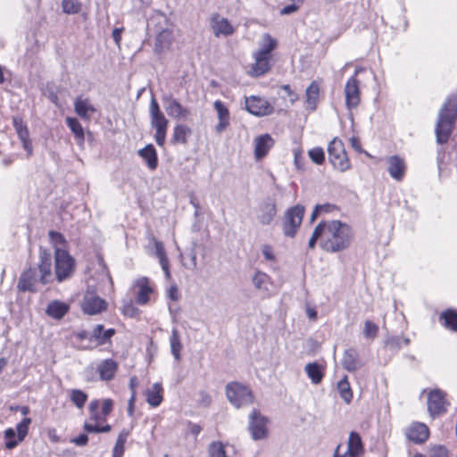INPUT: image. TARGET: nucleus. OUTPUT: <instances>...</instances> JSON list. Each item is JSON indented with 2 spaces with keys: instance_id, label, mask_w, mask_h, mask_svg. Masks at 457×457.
<instances>
[{
  "instance_id": "680f3d73",
  "label": "nucleus",
  "mask_w": 457,
  "mask_h": 457,
  "mask_svg": "<svg viewBox=\"0 0 457 457\" xmlns=\"http://www.w3.org/2000/svg\"><path fill=\"white\" fill-rule=\"evenodd\" d=\"M71 442L79 446H84L88 442V436L86 434H81L79 436L72 438Z\"/></svg>"
},
{
  "instance_id": "9d476101",
  "label": "nucleus",
  "mask_w": 457,
  "mask_h": 457,
  "mask_svg": "<svg viewBox=\"0 0 457 457\" xmlns=\"http://www.w3.org/2000/svg\"><path fill=\"white\" fill-rule=\"evenodd\" d=\"M304 214V207L303 205H295L289 209L286 214L283 224V231L287 237H293L302 224Z\"/></svg>"
},
{
  "instance_id": "ea45409f",
  "label": "nucleus",
  "mask_w": 457,
  "mask_h": 457,
  "mask_svg": "<svg viewBox=\"0 0 457 457\" xmlns=\"http://www.w3.org/2000/svg\"><path fill=\"white\" fill-rule=\"evenodd\" d=\"M99 406L100 402L98 400H94L89 403V418L87 420V421L102 424L106 420V416H104L102 411L99 412Z\"/></svg>"
},
{
  "instance_id": "864d4df0",
  "label": "nucleus",
  "mask_w": 457,
  "mask_h": 457,
  "mask_svg": "<svg viewBox=\"0 0 457 457\" xmlns=\"http://www.w3.org/2000/svg\"><path fill=\"white\" fill-rule=\"evenodd\" d=\"M154 248H155V255L159 259L160 263L168 261V257L166 255L163 244L162 242L155 241Z\"/></svg>"
},
{
  "instance_id": "f3484780",
  "label": "nucleus",
  "mask_w": 457,
  "mask_h": 457,
  "mask_svg": "<svg viewBox=\"0 0 457 457\" xmlns=\"http://www.w3.org/2000/svg\"><path fill=\"white\" fill-rule=\"evenodd\" d=\"M345 105L348 110L356 108L361 102L360 81L352 76L345 86Z\"/></svg>"
},
{
  "instance_id": "a211bd4d",
  "label": "nucleus",
  "mask_w": 457,
  "mask_h": 457,
  "mask_svg": "<svg viewBox=\"0 0 457 457\" xmlns=\"http://www.w3.org/2000/svg\"><path fill=\"white\" fill-rule=\"evenodd\" d=\"M210 27L213 35L217 37H228L235 31L234 27L228 19L219 13H213L210 17Z\"/></svg>"
},
{
  "instance_id": "052dcab7",
  "label": "nucleus",
  "mask_w": 457,
  "mask_h": 457,
  "mask_svg": "<svg viewBox=\"0 0 457 457\" xmlns=\"http://www.w3.org/2000/svg\"><path fill=\"white\" fill-rule=\"evenodd\" d=\"M199 403L203 406H208L211 404L212 403V397L211 395L204 392V391H202L200 392L199 394Z\"/></svg>"
},
{
  "instance_id": "473e14b6",
  "label": "nucleus",
  "mask_w": 457,
  "mask_h": 457,
  "mask_svg": "<svg viewBox=\"0 0 457 457\" xmlns=\"http://www.w3.org/2000/svg\"><path fill=\"white\" fill-rule=\"evenodd\" d=\"M69 308L67 303L55 300L48 303L46 312L55 320H61L68 312Z\"/></svg>"
},
{
  "instance_id": "4d7b16f0",
  "label": "nucleus",
  "mask_w": 457,
  "mask_h": 457,
  "mask_svg": "<svg viewBox=\"0 0 457 457\" xmlns=\"http://www.w3.org/2000/svg\"><path fill=\"white\" fill-rule=\"evenodd\" d=\"M12 125H13V128H14L16 133H18L19 131H22L23 129H28L27 124L19 116L12 117Z\"/></svg>"
},
{
  "instance_id": "1a4fd4ad",
  "label": "nucleus",
  "mask_w": 457,
  "mask_h": 457,
  "mask_svg": "<svg viewBox=\"0 0 457 457\" xmlns=\"http://www.w3.org/2000/svg\"><path fill=\"white\" fill-rule=\"evenodd\" d=\"M269 420L263 416L259 410L253 409L249 414L248 429L253 440L267 438Z\"/></svg>"
},
{
  "instance_id": "f257e3e1",
  "label": "nucleus",
  "mask_w": 457,
  "mask_h": 457,
  "mask_svg": "<svg viewBox=\"0 0 457 457\" xmlns=\"http://www.w3.org/2000/svg\"><path fill=\"white\" fill-rule=\"evenodd\" d=\"M354 235L350 225L337 220L321 221L314 228L308 246L313 249L317 241L328 253H338L350 247Z\"/></svg>"
},
{
  "instance_id": "aec40b11",
  "label": "nucleus",
  "mask_w": 457,
  "mask_h": 457,
  "mask_svg": "<svg viewBox=\"0 0 457 457\" xmlns=\"http://www.w3.org/2000/svg\"><path fill=\"white\" fill-rule=\"evenodd\" d=\"M254 62L251 65L248 74L252 77H260L270 70L271 57L262 55L253 52Z\"/></svg>"
},
{
  "instance_id": "f03ea898",
  "label": "nucleus",
  "mask_w": 457,
  "mask_h": 457,
  "mask_svg": "<svg viewBox=\"0 0 457 457\" xmlns=\"http://www.w3.org/2000/svg\"><path fill=\"white\" fill-rule=\"evenodd\" d=\"M457 117V95L451 96L443 105L436 126V141L445 144L448 141Z\"/></svg>"
},
{
  "instance_id": "b1692460",
  "label": "nucleus",
  "mask_w": 457,
  "mask_h": 457,
  "mask_svg": "<svg viewBox=\"0 0 457 457\" xmlns=\"http://www.w3.org/2000/svg\"><path fill=\"white\" fill-rule=\"evenodd\" d=\"M277 214V208L273 200L268 199L259 208L258 220L262 225H269Z\"/></svg>"
},
{
  "instance_id": "49530a36",
  "label": "nucleus",
  "mask_w": 457,
  "mask_h": 457,
  "mask_svg": "<svg viewBox=\"0 0 457 457\" xmlns=\"http://www.w3.org/2000/svg\"><path fill=\"white\" fill-rule=\"evenodd\" d=\"M62 11L68 14H75L80 12L81 3L79 0H62Z\"/></svg>"
},
{
  "instance_id": "13d9d810",
  "label": "nucleus",
  "mask_w": 457,
  "mask_h": 457,
  "mask_svg": "<svg viewBox=\"0 0 457 457\" xmlns=\"http://www.w3.org/2000/svg\"><path fill=\"white\" fill-rule=\"evenodd\" d=\"M113 408V402L111 399H104L102 403V412L104 416H108Z\"/></svg>"
},
{
  "instance_id": "412c9836",
  "label": "nucleus",
  "mask_w": 457,
  "mask_h": 457,
  "mask_svg": "<svg viewBox=\"0 0 457 457\" xmlns=\"http://www.w3.org/2000/svg\"><path fill=\"white\" fill-rule=\"evenodd\" d=\"M387 170L390 176L396 181H401L406 171V163L403 158L398 155H393L387 159Z\"/></svg>"
},
{
  "instance_id": "0eeeda50",
  "label": "nucleus",
  "mask_w": 457,
  "mask_h": 457,
  "mask_svg": "<svg viewBox=\"0 0 457 457\" xmlns=\"http://www.w3.org/2000/svg\"><path fill=\"white\" fill-rule=\"evenodd\" d=\"M342 444H338L334 450L332 457H362L365 453L361 436L354 431L349 434L347 450L343 451Z\"/></svg>"
},
{
  "instance_id": "5701e85b",
  "label": "nucleus",
  "mask_w": 457,
  "mask_h": 457,
  "mask_svg": "<svg viewBox=\"0 0 457 457\" xmlns=\"http://www.w3.org/2000/svg\"><path fill=\"white\" fill-rule=\"evenodd\" d=\"M406 436L409 440L416 444H421L428 438V428L423 423L415 422L408 428Z\"/></svg>"
},
{
  "instance_id": "c9c22d12",
  "label": "nucleus",
  "mask_w": 457,
  "mask_h": 457,
  "mask_svg": "<svg viewBox=\"0 0 457 457\" xmlns=\"http://www.w3.org/2000/svg\"><path fill=\"white\" fill-rule=\"evenodd\" d=\"M304 370L308 378L315 385L320 384L324 377V368L318 362L307 363Z\"/></svg>"
},
{
  "instance_id": "4c0bfd02",
  "label": "nucleus",
  "mask_w": 457,
  "mask_h": 457,
  "mask_svg": "<svg viewBox=\"0 0 457 457\" xmlns=\"http://www.w3.org/2000/svg\"><path fill=\"white\" fill-rule=\"evenodd\" d=\"M172 42V31L169 29H162L158 33L155 41V51L161 53L169 48Z\"/></svg>"
},
{
  "instance_id": "6ab92c4d",
  "label": "nucleus",
  "mask_w": 457,
  "mask_h": 457,
  "mask_svg": "<svg viewBox=\"0 0 457 457\" xmlns=\"http://www.w3.org/2000/svg\"><path fill=\"white\" fill-rule=\"evenodd\" d=\"M274 145V140L269 134L258 136L253 140L254 158L260 161L264 158Z\"/></svg>"
},
{
  "instance_id": "4be33fe9",
  "label": "nucleus",
  "mask_w": 457,
  "mask_h": 457,
  "mask_svg": "<svg viewBox=\"0 0 457 457\" xmlns=\"http://www.w3.org/2000/svg\"><path fill=\"white\" fill-rule=\"evenodd\" d=\"M74 111L83 120H89L96 109L87 97L78 96L74 101Z\"/></svg>"
},
{
  "instance_id": "7c9ffc66",
  "label": "nucleus",
  "mask_w": 457,
  "mask_h": 457,
  "mask_svg": "<svg viewBox=\"0 0 457 457\" xmlns=\"http://www.w3.org/2000/svg\"><path fill=\"white\" fill-rule=\"evenodd\" d=\"M38 268L41 273L40 280L43 284H46L50 280L52 270V258L50 253L46 251L40 252V263Z\"/></svg>"
},
{
  "instance_id": "cd10ccee",
  "label": "nucleus",
  "mask_w": 457,
  "mask_h": 457,
  "mask_svg": "<svg viewBox=\"0 0 457 457\" xmlns=\"http://www.w3.org/2000/svg\"><path fill=\"white\" fill-rule=\"evenodd\" d=\"M118 369V363L112 359H106L101 361L97 366V371L102 380L109 381L112 379Z\"/></svg>"
},
{
  "instance_id": "a878e982",
  "label": "nucleus",
  "mask_w": 457,
  "mask_h": 457,
  "mask_svg": "<svg viewBox=\"0 0 457 457\" xmlns=\"http://www.w3.org/2000/svg\"><path fill=\"white\" fill-rule=\"evenodd\" d=\"M37 283V270L29 269L23 272L20 278L18 283V288L20 291H36V285Z\"/></svg>"
},
{
  "instance_id": "dca6fc26",
  "label": "nucleus",
  "mask_w": 457,
  "mask_h": 457,
  "mask_svg": "<svg viewBox=\"0 0 457 457\" xmlns=\"http://www.w3.org/2000/svg\"><path fill=\"white\" fill-rule=\"evenodd\" d=\"M449 403L445 393L439 389L431 391L428 395V410L432 417L442 415L446 411Z\"/></svg>"
},
{
  "instance_id": "37998d69",
  "label": "nucleus",
  "mask_w": 457,
  "mask_h": 457,
  "mask_svg": "<svg viewBox=\"0 0 457 457\" xmlns=\"http://www.w3.org/2000/svg\"><path fill=\"white\" fill-rule=\"evenodd\" d=\"M337 389L341 398L346 403H350L353 399V392L350 384L347 380V377L345 376L338 383Z\"/></svg>"
},
{
  "instance_id": "a18cd8bd",
  "label": "nucleus",
  "mask_w": 457,
  "mask_h": 457,
  "mask_svg": "<svg viewBox=\"0 0 457 457\" xmlns=\"http://www.w3.org/2000/svg\"><path fill=\"white\" fill-rule=\"evenodd\" d=\"M121 311L125 316L129 318H135L139 314V310L136 307L130 298L122 300Z\"/></svg>"
},
{
  "instance_id": "20e7f679",
  "label": "nucleus",
  "mask_w": 457,
  "mask_h": 457,
  "mask_svg": "<svg viewBox=\"0 0 457 457\" xmlns=\"http://www.w3.org/2000/svg\"><path fill=\"white\" fill-rule=\"evenodd\" d=\"M226 395L236 408L249 405L253 403L254 399L252 390L239 382L228 383L226 386Z\"/></svg>"
},
{
  "instance_id": "39448f33",
  "label": "nucleus",
  "mask_w": 457,
  "mask_h": 457,
  "mask_svg": "<svg viewBox=\"0 0 457 457\" xmlns=\"http://www.w3.org/2000/svg\"><path fill=\"white\" fill-rule=\"evenodd\" d=\"M328 159L333 167L341 172L350 169L351 164L342 140L335 137L328 146Z\"/></svg>"
},
{
  "instance_id": "9b49d317",
  "label": "nucleus",
  "mask_w": 457,
  "mask_h": 457,
  "mask_svg": "<svg viewBox=\"0 0 457 457\" xmlns=\"http://www.w3.org/2000/svg\"><path fill=\"white\" fill-rule=\"evenodd\" d=\"M81 308L87 314L100 313L107 308V303L96 294L94 288L88 287L81 302Z\"/></svg>"
},
{
  "instance_id": "2eb2a0df",
  "label": "nucleus",
  "mask_w": 457,
  "mask_h": 457,
  "mask_svg": "<svg viewBox=\"0 0 457 457\" xmlns=\"http://www.w3.org/2000/svg\"><path fill=\"white\" fill-rule=\"evenodd\" d=\"M132 290L137 303L145 305L150 301V295L154 293V287L148 278L141 277L134 282Z\"/></svg>"
},
{
  "instance_id": "338daca9",
  "label": "nucleus",
  "mask_w": 457,
  "mask_h": 457,
  "mask_svg": "<svg viewBox=\"0 0 457 457\" xmlns=\"http://www.w3.org/2000/svg\"><path fill=\"white\" fill-rule=\"evenodd\" d=\"M47 436L49 440L53 443H59L61 441L60 436L57 435V431L55 428L48 429Z\"/></svg>"
},
{
  "instance_id": "6e6552de",
  "label": "nucleus",
  "mask_w": 457,
  "mask_h": 457,
  "mask_svg": "<svg viewBox=\"0 0 457 457\" xmlns=\"http://www.w3.org/2000/svg\"><path fill=\"white\" fill-rule=\"evenodd\" d=\"M32 420L25 417L16 425V429L12 428L4 430L5 448L11 450L15 448L22 442L29 433V428Z\"/></svg>"
},
{
  "instance_id": "79ce46f5",
  "label": "nucleus",
  "mask_w": 457,
  "mask_h": 457,
  "mask_svg": "<svg viewBox=\"0 0 457 457\" xmlns=\"http://www.w3.org/2000/svg\"><path fill=\"white\" fill-rule=\"evenodd\" d=\"M48 235L50 242L54 248V254H56L57 250L68 251V243L63 235L56 231H49Z\"/></svg>"
},
{
  "instance_id": "774afa93",
  "label": "nucleus",
  "mask_w": 457,
  "mask_h": 457,
  "mask_svg": "<svg viewBox=\"0 0 457 457\" xmlns=\"http://www.w3.org/2000/svg\"><path fill=\"white\" fill-rule=\"evenodd\" d=\"M125 452V446L115 444L112 451V457H122Z\"/></svg>"
},
{
  "instance_id": "a19ab883",
  "label": "nucleus",
  "mask_w": 457,
  "mask_h": 457,
  "mask_svg": "<svg viewBox=\"0 0 457 457\" xmlns=\"http://www.w3.org/2000/svg\"><path fill=\"white\" fill-rule=\"evenodd\" d=\"M171 353L176 361L180 360V352L182 350V344L180 337L177 328H173L170 337Z\"/></svg>"
},
{
  "instance_id": "c85d7f7f",
  "label": "nucleus",
  "mask_w": 457,
  "mask_h": 457,
  "mask_svg": "<svg viewBox=\"0 0 457 457\" xmlns=\"http://www.w3.org/2000/svg\"><path fill=\"white\" fill-rule=\"evenodd\" d=\"M163 389L160 383H154L145 392V401L152 407H158L163 400Z\"/></svg>"
},
{
  "instance_id": "4468645a",
  "label": "nucleus",
  "mask_w": 457,
  "mask_h": 457,
  "mask_svg": "<svg viewBox=\"0 0 457 457\" xmlns=\"http://www.w3.org/2000/svg\"><path fill=\"white\" fill-rule=\"evenodd\" d=\"M245 109L254 116H267L273 112L274 107L265 98L252 96L245 99Z\"/></svg>"
},
{
  "instance_id": "3c124183",
  "label": "nucleus",
  "mask_w": 457,
  "mask_h": 457,
  "mask_svg": "<svg viewBox=\"0 0 457 457\" xmlns=\"http://www.w3.org/2000/svg\"><path fill=\"white\" fill-rule=\"evenodd\" d=\"M378 327L377 324L370 320H366L364 323L363 335L366 338L374 339L377 337Z\"/></svg>"
},
{
  "instance_id": "69168bd1",
  "label": "nucleus",
  "mask_w": 457,
  "mask_h": 457,
  "mask_svg": "<svg viewBox=\"0 0 457 457\" xmlns=\"http://www.w3.org/2000/svg\"><path fill=\"white\" fill-rule=\"evenodd\" d=\"M298 3H295L293 4H289V5H287L285 6L281 11H280V13L281 14H284V15H287V14H290V13H293L294 12H295L297 9H298Z\"/></svg>"
},
{
  "instance_id": "72a5a7b5",
  "label": "nucleus",
  "mask_w": 457,
  "mask_h": 457,
  "mask_svg": "<svg viewBox=\"0 0 457 457\" xmlns=\"http://www.w3.org/2000/svg\"><path fill=\"white\" fill-rule=\"evenodd\" d=\"M278 46V41L270 34L265 33L260 41V47L254 53L271 57V52Z\"/></svg>"
},
{
  "instance_id": "c756f323",
  "label": "nucleus",
  "mask_w": 457,
  "mask_h": 457,
  "mask_svg": "<svg viewBox=\"0 0 457 457\" xmlns=\"http://www.w3.org/2000/svg\"><path fill=\"white\" fill-rule=\"evenodd\" d=\"M213 105L219 117V123L216 125V131L220 133L224 131L229 124V112L225 104L220 100L215 101Z\"/></svg>"
},
{
  "instance_id": "423d86ee",
  "label": "nucleus",
  "mask_w": 457,
  "mask_h": 457,
  "mask_svg": "<svg viewBox=\"0 0 457 457\" xmlns=\"http://www.w3.org/2000/svg\"><path fill=\"white\" fill-rule=\"evenodd\" d=\"M55 275L59 282L72 276L75 270V260L68 251L57 250L54 254Z\"/></svg>"
},
{
  "instance_id": "ddd939ff",
  "label": "nucleus",
  "mask_w": 457,
  "mask_h": 457,
  "mask_svg": "<svg viewBox=\"0 0 457 457\" xmlns=\"http://www.w3.org/2000/svg\"><path fill=\"white\" fill-rule=\"evenodd\" d=\"M162 100L163 107L170 117L176 120H187L189 117V109L183 106L172 95H163Z\"/></svg>"
},
{
  "instance_id": "de8ad7c7",
  "label": "nucleus",
  "mask_w": 457,
  "mask_h": 457,
  "mask_svg": "<svg viewBox=\"0 0 457 457\" xmlns=\"http://www.w3.org/2000/svg\"><path fill=\"white\" fill-rule=\"evenodd\" d=\"M441 319L444 320L445 327L457 331V313L453 311L445 312L441 315Z\"/></svg>"
},
{
  "instance_id": "5fc2aeb1",
  "label": "nucleus",
  "mask_w": 457,
  "mask_h": 457,
  "mask_svg": "<svg viewBox=\"0 0 457 457\" xmlns=\"http://www.w3.org/2000/svg\"><path fill=\"white\" fill-rule=\"evenodd\" d=\"M262 253L264 259L268 262H276V255L273 247L270 245H263L262 246Z\"/></svg>"
},
{
  "instance_id": "0e129e2a",
  "label": "nucleus",
  "mask_w": 457,
  "mask_h": 457,
  "mask_svg": "<svg viewBox=\"0 0 457 457\" xmlns=\"http://www.w3.org/2000/svg\"><path fill=\"white\" fill-rule=\"evenodd\" d=\"M168 296L172 301L179 300V295L178 287L176 285L170 286V287L168 290Z\"/></svg>"
},
{
  "instance_id": "603ef678",
  "label": "nucleus",
  "mask_w": 457,
  "mask_h": 457,
  "mask_svg": "<svg viewBox=\"0 0 457 457\" xmlns=\"http://www.w3.org/2000/svg\"><path fill=\"white\" fill-rule=\"evenodd\" d=\"M429 457H448V451L443 445H434L429 449Z\"/></svg>"
},
{
  "instance_id": "8fccbe9b",
  "label": "nucleus",
  "mask_w": 457,
  "mask_h": 457,
  "mask_svg": "<svg viewBox=\"0 0 457 457\" xmlns=\"http://www.w3.org/2000/svg\"><path fill=\"white\" fill-rule=\"evenodd\" d=\"M310 159L316 164L320 165L325 161V153L321 147H314L308 152Z\"/></svg>"
},
{
  "instance_id": "58836bf2",
  "label": "nucleus",
  "mask_w": 457,
  "mask_h": 457,
  "mask_svg": "<svg viewBox=\"0 0 457 457\" xmlns=\"http://www.w3.org/2000/svg\"><path fill=\"white\" fill-rule=\"evenodd\" d=\"M65 121H66V124L69 127V129L74 134L77 143L79 145H83V143L85 141V134H84V129H83L81 124L79 123V121L76 118H72V117H67Z\"/></svg>"
},
{
  "instance_id": "f704fd0d",
  "label": "nucleus",
  "mask_w": 457,
  "mask_h": 457,
  "mask_svg": "<svg viewBox=\"0 0 457 457\" xmlns=\"http://www.w3.org/2000/svg\"><path fill=\"white\" fill-rule=\"evenodd\" d=\"M320 97V86L316 81H312L305 91V104L311 111L316 109Z\"/></svg>"
},
{
  "instance_id": "6e6d98bb",
  "label": "nucleus",
  "mask_w": 457,
  "mask_h": 457,
  "mask_svg": "<svg viewBox=\"0 0 457 457\" xmlns=\"http://www.w3.org/2000/svg\"><path fill=\"white\" fill-rule=\"evenodd\" d=\"M294 162L298 170H304V158L301 150H295L294 152Z\"/></svg>"
},
{
  "instance_id": "09e8293b",
  "label": "nucleus",
  "mask_w": 457,
  "mask_h": 457,
  "mask_svg": "<svg viewBox=\"0 0 457 457\" xmlns=\"http://www.w3.org/2000/svg\"><path fill=\"white\" fill-rule=\"evenodd\" d=\"M17 135L20 140L21 141L22 147L27 152L28 155H31L33 153V147L31 140L29 138V129H23L22 131H19Z\"/></svg>"
},
{
  "instance_id": "bb28decb",
  "label": "nucleus",
  "mask_w": 457,
  "mask_h": 457,
  "mask_svg": "<svg viewBox=\"0 0 457 457\" xmlns=\"http://www.w3.org/2000/svg\"><path fill=\"white\" fill-rule=\"evenodd\" d=\"M114 333L115 330L113 328L104 330L103 325H96L91 333L90 342L94 343L96 346L104 345L111 339Z\"/></svg>"
},
{
  "instance_id": "e433bc0d",
  "label": "nucleus",
  "mask_w": 457,
  "mask_h": 457,
  "mask_svg": "<svg viewBox=\"0 0 457 457\" xmlns=\"http://www.w3.org/2000/svg\"><path fill=\"white\" fill-rule=\"evenodd\" d=\"M191 133L192 131L189 127L184 124H178L173 129L171 143L173 145L186 144Z\"/></svg>"
},
{
  "instance_id": "e2e57ef3",
  "label": "nucleus",
  "mask_w": 457,
  "mask_h": 457,
  "mask_svg": "<svg viewBox=\"0 0 457 457\" xmlns=\"http://www.w3.org/2000/svg\"><path fill=\"white\" fill-rule=\"evenodd\" d=\"M129 435V430H127V429L121 430L118 436L116 445L125 446V444L127 442Z\"/></svg>"
},
{
  "instance_id": "393cba45",
  "label": "nucleus",
  "mask_w": 457,
  "mask_h": 457,
  "mask_svg": "<svg viewBox=\"0 0 457 457\" xmlns=\"http://www.w3.org/2000/svg\"><path fill=\"white\" fill-rule=\"evenodd\" d=\"M342 366L350 372H353L362 366L359 353L354 348H349L345 351L342 358Z\"/></svg>"
},
{
  "instance_id": "c03bdc74",
  "label": "nucleus",
  "mask_w": 457,
  "mask_h": 457,
  "mask_svg": "<svg viewBox=\"0 0 457 457\" xmlns=\"http://www.w3.org/2000/svg\"><path fill=\"white\" fill-rule=\"evenodd\" d=\"M71 401L79 408L82 409L87 400V395L79 389H71L70 391Z\"/></svg>"
},
{
  "instance_id": "2f4dec72",
  "label": "nucleus",
  "mask_w": 457,
  "mask_h": 457,
  "mask_svg": "<svg viewBox=\"0 0 457 457\" xmlns=\"http://www.w3.org/2000/svg\"><path fill=\"white\" fill-rule=\"evenodd\" d=\"M139 156L145 162V164L151 170H154L158 166V157L154 146L152 144L138 151Z\"/></svg>"
},
{
  "instance_id": "f8f14e48",
  "label": "nucleus",
  "mask_w": 457,
  "mask_h": 457,
  "mask_svg": "<svg viewBox=\"0 0 457 457\" xmlns=\"http://www.w3.org/2000/svg\"><path fill=\"white\" fill-rule=\"evenodd\" d=\"M252 284L263 297H270L276 293L272 278L265 272L256 270L252 277Z\"/></svg>"
},
{
  "instance_id": "7ed1b4c3",
  "label": "nucleus",
  "mask_w": 457,
  "mask_h": 457,
  "mask_svg": "<svg viewBox=\"0 0 457 457\" xmlns=\"http://www.w3.org/2000/svg\"><path fill=\"white\" fill-rule=\"evenodd\" d=\"M149 116L151 127L155 129V142L159 146H163L166 140L169 120L161 111L159 104L154 97H152L150 102Z\"/></svg>"
},
{
  "instance_id": "bf43d9fd",
  "label": "nucleus",
  "mask_w": 457,
  "mask_h": 457,
  "mask_svg": "<svg viewBox=\"0 0 457 457\" xmlns=\"http://www.w3.org/2000/svg\"><path fill=\"white\" fill-rule=\"evenodd\" d=\"M100 424L86 420L84 423V430L87 433H99Z\"/></svg>"
}]
</instances>
